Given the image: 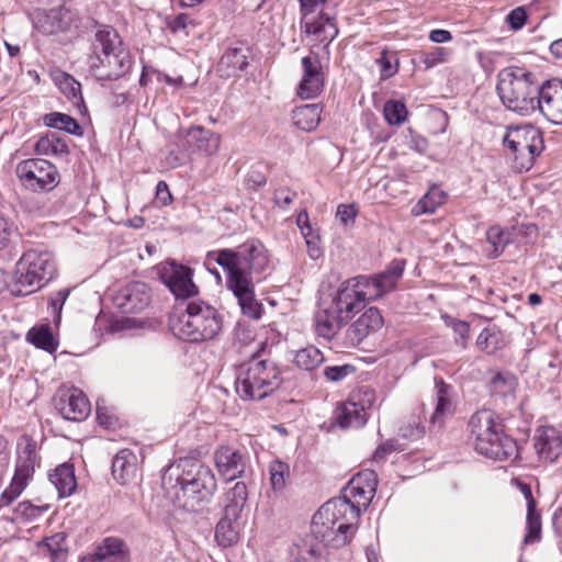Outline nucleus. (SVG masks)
I'll return each mask as SVG.
<instances>
[{"label": "nucleus", "mask_w": 562, "mask_h": 562, "mask_svg": "<svg viewBox=\"0 0 562 562\" xmlns=\"http://www.w3.org/2000/svg\"><path fill=\"white\" fill-rule=\"evenodd\" d=\"M376 474L364 470L342 488L341 495L327 501L314 514L313 535L335 548L346 546L357 530V522L376 491Z\"/></svg>", "instance_id": "1"}, {"label": "nucleus", "mask_w": 562, "mask_h": 562, "mask_svg": "<svg viewBox=\"0 0 562 562\" xmlns=\"http://www.w3.org/2000/svg\"><path fill=\"white\" fill-rule=\"evenodd\" d=\"M216 487V479L207 465L186 461L167 494L177 508L198 513L210 503Z\"/></svg>", "instance_id": "2"}, {"label": "nucleus", "mask_w": 562, "mask_h": 562, "mask_svg": "<svg viewBox=\"0 0 562 562\" xmlns=\"http://www.w3.org/2000/svg\"><path fill=\"white\" fill-rule=\"evenodd\" d=\"M92 52L90 70L99 81L117 80L131 70L130 53L123 46L117 31L111 26H103L95 32Z\"/></svg>", "instance_id": "3"}, {"label": "nucleus", "mask_w": 562, "mask_h": 562, "mask_svg": "<svg viewBox=\"0 0 562 562\" xmlns=\"http://www.w3.org/2000/svg\"><path fill=\"white\" fill-rule=\"evenodd\" d=\"M206 261H214L227 273L226 282L234 278L256 281L257 276L269 267V256L260 240L251 239L236 249H221L207 252Z\"/></svg>", "instance_id": "4"}, {"label": "nucleus", "mask_w": 562, "mask_h": 562, "mask_svg": "<svg viewBox=\"0 0 562 562\" xmlns=\"http://www.w3.org/2000/svg\"><path fill=\"white\" fill-rule=\"evenodd\" d=\"M496 86L502 103L522 116L536 112L540 85L532 72L520 67H507L498 72Z\"/></svg>", "instance_id": "5"}, {"label": "nucleus", "mask_w": 562, "mask_h": 562, "mask_svg": "<svg viewBox=\"0 0 562 562\" xmlns=\"http://www.w3.org/2000/svg\"><path fill=\"white\" fill-rule=\"evenodd\" d=\"M223 315L215 306L203 300H193L171 328L182 340L203 342L215 339L223 329Z\"/></svg>", "instance_id": "6"}, {"label": "nucleus", "mask_w": 562, "mask_h": 562, "mask_svg": "<svg viewBox=\"0 0 562 562\" xmlns=\"http://www.w3.org/2000/svg\"><path fill=\"white\" fill-rule=\"evenodd\" d=\"M57 273L52 252L45 249H29L15 265L10 292L25 296L36 292L52 281Z\"/></svg>", "instance_id": "7"}, {"label": "nucleus", "mask_w": 562, "mask_h": 562, "mask_svg": "<svg viewBox=\"0 0 562 562\" xmlns=\"http://www.w3.org/2000/svg\"><path fill=\"white\" fill-rule=\"evenodd\" d=\"M280 384L278 367L272 361L254 357L240 367L235 389L243 400L260 401L277 390Z\"/></svg>", "instance_id": "8"}, {"label": "nucleus", "mask_w": 562, "mask_h": 562, "mask_svg": "<svg viewBox=\"0 0 562 562\" xmlns=\"http://www.w3.org/2000/svg\"><path fill=\"white\" fill-rule=\"evenodd\" d=\"M362 308L356 294H352L348 285L342 282L330 304L316 312L315 333L327 340L333 339L340 327Z\"/></svg>", "instance_id": "9"}, {"label": "nucleus", "mask_w": 562, "mask_h": 562, "mask_svg": "<svg viewBox=\"0 0 562 562\" xmlns=\"http://www.w3.org/2000/svg\"><path fill=\"white\" fill-rule=\"evenodd\" d=\"M404 259L392 260L384 271L373 277L359 276L345 281L356 299L364 307L366 301H373L396 288L405 269Z\"/></svg>", "instance_id": "10"}, {"label": "nucleus", "mask_w": 562, "mask_h": 562, "mask_svg": "<svg viewBox=\"0 0 562 562\" xmlns=\"http://www.w3.org/2000/svg\"><path fill=\"white\" fill-rule=\"evenodd\" d=\"M504 145L513 153V168L517 172L528 171L544 148L541 131L531 124L510 127Z\"/></svg>", "instance_id": "11"}, {"label": "nucleus", "mask_w": 562, "mask_h": 562, "mask_svg": "<svg viewBox=\"0 0 562 562\" xmlns=\"http://www.w3.org/2000/svg\"><path fill=\"white\" fill-rule=\"evenodd\" d=\"M177 147L178 151H170L166 158L172 168L183 165L191 153L215 154L220 148V136L202 126L179 130Z\"/></svg>", "instance_id": "12"}, {"label": "nucleus", "mask_w": 562, "mask_h": 562, "mask_svg": "<svg viewBox=\"0 0 562 562\" xmlns=\"http://www.w3.org/2000/svg\"><path fill=\"white\" fill-rule=\"evenodd\" d=\"M21 186L31 192H50L60 182L55 165L43 158H30L20 161L15 168Z\"/></svg>", "instance_id": "13"}, {"label": "nucleus", "mask_w": 562, "mask_h": 562, "mask_svg": "<svg viewBox=\"0 0 562 562\" xmlns=\"http://www.w3.org/2000/svg\"><path fill=\"white\" fill-rule=\"evenodd\" d=\"M373 402V391L364 390L355 393L347 402L336 406L333 419L340 428H360L367 423L366 411L372 406Z\"/></svg>", "instance_id": "14"}, {"label": "nucleus", "mask_w": 562, "mask_h": 562, "mask_svg": "<svg viewBox=\"0 0 562 562\" xmlns=\"http://www.w3.org/2000/svg\"><path fill=\"white\" fill-rule=\"evenodd\" d=\"M383 325V317L376 307L368 308L357 321H355L344 333L341 347L353 348L359 346L370 334L379 330Z\"/></svg>", "instance_id": "15"}, {"label": "nucleus", "mask_w": 562, "mask_h": 562, "mask_svg": "<svg viewBox=\"0 0 562 562\" xmlns=\"http://www.w3.org/2000/svg\"><path fill=\"white\" fill-rule=\"evenodd\" d=\"M150 290L144 282L134 281L123 285L112 299L122 313L133 314L144 311L150 303Z\"/></svg>", "instance_id": "16"}, {"label": "nucleus", "mask_w": 562, "mask_h": 562, "mask_svg": "<svg viewBox=\"0 0 562 562\" xmlns=\"http://www.w3.org/2000/svg\"><path fill=\"white\" fill-rule=\"evenodd\" d=\"M55 408L68 420L81 422L88 417L91 407L88 398L79 389L60 390L54 398Z\"/></svg>", "instance_id": "17"}, {"label": "nucleus", "mask_w": 562, "mask_h": 562, "mask_svg": "<svg viewBox=\"0 0 562 562\" xmlns=\"http://www.w3.org/2000/svg\"><path fill=\"white\" fill-rule=\"evenodd\" d=\"M536 111H539L549 122L562 124V81L551 79L541 85Z\"/></svg>", "instance_id": "18"}, {"label": "nucleus", "mask_w": 562, "mask_h": 562, "mask_svg": "<svg viewBox=\"0 0 562 562\" xmlns=\"http://www.w3.org/2000/svg\"><path fill=\"white\" fill-rule=\"evenodd\" d=\"M193 271L188 266L171 262L164 269L161 278L177 299H189L198 294V286L192 281Z\"/></svg>", "instance_id": "19"}, {"label": "nucleus", "mask_w": 562, "mask_h": 562, "mask_svg": "<svg viewBox=\"0 0 562 562\" xmlns=\"http://www.w3.org/2000/svg\"><path fill=\"white\" fill-rule=\"evenodd\" d=\"M502 428L503 425L493 411L481 409L475 412L469 420L470 439L472 440L474 449H486V438L488 436H495V431Z\"/></svg>", "instance_id": "20"}, {"label": "nucleus", "mask_w": 562, "mask_h": 562, "mask_svg": "<svg viewBox=\"0 0 562 562\" xmlns=\"http://www.w3.org/2000/svg\"><path fill=\"white\" fill-rule=\"evenodd\" d=\"M214 459L216 469L225 481L240 477L245 472L247 458L238 449L222 446L215 451Z\"/></svg>", "instance_id": "21"}, {"label": "nucleus", "mask_w": 562, "mask_h": 562, "mask_svg": "<svg viewBox=\"0 0 562 562\" xmlns=\"http://www.w3.org/2000/svg\"><path fill=\"white\" fill-rule=\"evenodd\" d=\"M226 285L237 299L241 313L245 316L252 319L261 318L263 307L255 296L254 281L234 278L231 282H226Z\"/></svg>", "instance_id": "22"}, {"label": "nucleus", "mask_w": 562, "mask_h": 562, "mask_svg": "<svg viewBox=\"0 0 562 562\" xmlns=\"http://www.w3.org/2000/svg\"><path fill=\"white\" fill-rule=\"evenodd\" d=\"M40 465L36 453V442L29 437H22L18 443V458L13 479L27 485L33 477L35 468Z\"/></svg>", "instance_id": "23"}, {"label": "nucleus", "mask_w": 562, "mask_h": 562, "mask_svg": "<svg viewBox=\"0 0 562 562\" xmlns=\"http://www.w3.org/2000/svg\"><path fill=\"white\" fill-rule=\"evenodd\" d=\"M533 446L541 461L553 462L562 451V435L554 427H540L535 436Z\"/></svg>", "instance_id": "24"}, {"label": "nucleus", "mask_w": 562, "mask_h": 562, "mask_svg": "<svg viewBox=\"0 0 562 562\" xmlns=\"http://www.w3.org/2000/svg\"><path fill=\"white\" fill-rule=\"evenodd\" d=\"M453 387L443 382L442 379H435L436 407L430 416V424L434 427H442L447 418L453 416L456 405L452 398Z\"/></svg>", "instance_id": "25"}, {"label": "nucleus", "mask_w": 562, "mask_h": 562, "mask_svg": "<svg viewBox=\"0 0 562 562\" xmlns=\"http://www.w3.org/2000/svg\"><path fill=\"white\" fill-rule=\"evenodd\" d=\"M486 441L487 448L475 450L477 453L495 461L514 460L517 457V443L512 437L504 434L503 428L495 431V436H488Z\"/></svg>", "instance_id": "26"}, {"label": "nucleus", "mask_w": 562, "mask_h": 562, "mask_svg": "<svg viewBox=\"0 0 562 562\" xmlns=\"http://www.w3.org/2000/svg\"><path fill=\"white\" fill-rule=\"evenodd\" d=\"M89 562H128L130 550L125 542L116 537L105 538L97 547L93 554L88 558Z\"/></svg>", "instance_id": "27"}, {"label": "nucleus", "mask_w": 562, "mask_h": 562, "mask_svg": "<svg viewBox=\"0 0 562 562\" xmlns=\"http://www.w3.org/2000/svg\"><path fill=\"white\" fill-rule=\"evenodd\" d=\"M520 491L527 501L526 536L524 544L529 546L539 542L541 539V518L536 509V501L528 484H521Z\"/></svg>", "instance_id": "28"}, {"label": "nucleus", "mask_w": 562, "mask_h": 562, "mask_svg": "<svg viewBox=\"0 0 562 562\" xmlns=\"http://www.w3.org/2000/svg\"><path fill=\"white\" fill-rule=\"evenodd\" d=\"M248 499L247 485L244 482H237L224 494L223 515L234 517V519H246V507Z\"/></svg>", "instance_id": "29"}, {"label": "nucleus", "mask_w": 562, "mask_h": 562, "mask_svg": "<svg viewBox=\"0 0 562 562\" xmlns=\"http://www.w3.org/2000/svg\"><path fill=\"white\" fill-rule=\"evenodd\" d=\"M245 522L246 519L237 517L234 519V517L223 515L215 528V540L217 544L222 548L236 544Z\"/></svg>", "instance_id": "30"}, {"label": "nucleus", "mask_w": 562, "mask_h": 562, "mask_svg": "<svg viewBox=\"0 0 562 562\" xmlns=\"http://www.w3.org/2000/svg\"><path fill=\"white\" fill-rule=\"evenodd\" d=\"M312 539L295 546L291 551L292 562H322L325 559V548L333 546L317 539L311 530ZM334 549H336L334 547Z\"/></svg>", "instance_id": "31"}, {"label": "nucleus", "mask_w": 562, "mask_h": 562, "mask_svg": "<svg viewBox=\"0 0 562 562\" xmlns=\"http://www.w3.org/2000/svg\"><path fill=\"white\" fill-rule=\"evenodd\" d=\"M137 457L130 449L120 450L112 460V475L121 484H126L136 474Z\"/></svg>", "instance_id": "32"}, {"label": "nucleus", "mask_w": 562, "mask_h": 562, "mask_svg": "<svg viewBox=\"0 0 562 562\" xmlns=\"http://www.w3.org/2000/svg\"><path fill=\"white\" fill-rule=\"evenodd\" d=\"M49 481L57 490L59 497H68L77 488V480L72 464L63 463L49 474Z\"/></svg>", "instance_id": "33"}, {"label": "nucleus", "mask_w": 562, "mask_h": 562, "mask_svg": "<svg viewBox=\"0 0 562 562\" xmlns=\"http://www.w3.org/2000/svg\"><path fill=\"white\" fill-rule=\"evenodd\" d=\"M303 21L306 33L314 35L315 40L321 43H330L338 34V29L334 19L327 14L322 13L312 21L306 19Z\"/></svg>", "instance_id": "34"}, {"label": "nucleus", "mask_w": 562, "mask_h": 562, "mask_svg": "<svg viewBox=\"0 0 562 562\" xmlns=\"http://www.w3.org/2000/svg\"><path fill=\"white\" fill-rule=\"evenodd\" d=\"M321 113L319 104H304L293 110L292 121L300 130L311 132L319 124Z\"/></svg>", "instance_id": "35"}, {"label": "nucleus", "mask_w": 562, "mask_h": 562, "mask_svg": "<svg viewBox=\"0 0 562 562\" xmlns=\"http://www.w3.org/2000/svg\"><path fill=\"white\" fill-rule=\"evenodd\" d=\"M34 26L43 34L50 35L61 32L66 29L63 11L52 9L49 11L38 12L34 19Z\"/></svg>", "instance_id": "36"}, {"label": "nucleus", "mask_w": 562, "mask_h": 562, "mask_svg": "<svg viewBox=\"0 0 562 562\" xmlns=\"http://www.w3.org/2000/svg\"><path fill=\"white\" fill-rule=\"evenodd\" d=\"M446 200V193L437 186H434L429 191L417 202L413 207V214L418 216L422 214H431L440 206Z\"/></svg>", "instance_id": "37"}, {"label": "nucleus", "mask_w": 562, "mask_h": 562, "mask_svg": "<svg viewBox=\"0 0 562 562\" xmlns=\"http://www.w3.org/2000/svg\"><path fill=\"white\" fill-rule=\"evenodd\" d=\"M44 124L52 128L65 131L66 133L71 135H82V128L78 124V122L70 115L65 113L52 112L46 114L44 116Z\"/></svg>", "instance_id": "38"}, {"label": "nucleus", "mask_w": 562, "mask_h": 562, "mask_svg": "<svg viewBox=\"0 0 562 562\" xmlns=\"http://www.w3.org/2000/svg\"><path fill=\"white\" fill-rule=\"evenodd\" d=\"M26 339L36 348L43 349L49 353L55 352L58 346L47 325L31 328L26 335Z\"/></svg>", "instance_id": "39"}, {"label": "nucleus", "mask_w": 562, "mask_h": 562, "mask_svg": "<svg viewBox=\"0 0 562 562\" xmlns=\"http://www.w3.org/2000/svg\"><path fill=\"white\" fill-rule=\"evenodd\" d=\"M55 81L59 90L69 99L74 101V104H83V98L81 94V85L72 76L67 72L59 71L55 76Z\"/></svg>", "instance_id": "40"}, {"label": "nucleus", "mask_w": 562, "mask_h": 562, "mask_svg": "<svg viewBox=\"0 0 562 562\" xmlns=\"http://www.w3.org/2000/svg\"><path fill=\"white\" fill-rule=\"evenodd\" d=\"M517 386L516 378L509 372H498L490 381V392L492 395L506 397L513 395Z\"/></svg>", "instance_id": "41"}, {"label": "nucleus", "mask_w": 562, "mask_h": 562, "mask_svg": "<svg viewBox=\"0 0 562 562\" xmlns=\"http://www.w3.org/2000/svg\"><path fill=\"white\" fill-rule=\"evenodd\" d=\"M270 485L274 492H282L286 485V480L290 477V467L288 463L273 460L268 467Z\"/></svg>", "instance_id": "42"}, {"label": "nucleus", "mask_w": 562, "mask_h": 562, "mask_svg": "<svg viewBox=\"0 0 562 562\" xmlns=\"http://www.w3.org/2000/svg\"><path fill=\"white\" fill-rule=\"evenodd\" d=\"M324 361L323 353L314 346H308L299 350L295 355V364L306 371L316 369Z\"/></svg>", "instance_id": "43"}, {"label": "nucleus", "mask_w": 562, "mask_h": 562, "mask_svg": "<svg viewBox=\"0 0 562 562\" xmlns=\"http://www.w3.org/2000/svg\"><path fill=\"white\" fill-rule=\"evenodd\" d=\"M407 109L404 102L398 100H387L384 103L383 115L390 125H401L407 119Z\"/></svg>", "instance_id": "44"}, {"label": "nucleus", "mask_w": 562, "mask_h": 562, "mask_svg": "<svg viewBox=\"0 0 562 562\" xmlns=\"http://www.w3.org/2000/svg\"><path fill=\"white\" fill-rule=\"evenodd\" d=\"M476 346L481 351L494 353L502 346V335L495 328H484L477 339Z\"/></svg>", "instance_id": "45"}, {"label": "nucleus", "mask_w": 562, "mask_h": 562, "mask_svg": "<svg viewBox=\"0 0 562 562\" xmlns=\"http://www.w3.org/2000/svg\"><path fill=\"white\" fill-rule=\"evenodd\" d=\"M323 88L324 76L312 79H301L297 95L303 100L314 99L323 91Z\"/></svg>", "instance_id": "46"}, {"label": "nucleus", "mask_w": 562, "mask_h": 562, "mask_svg": "<svg viewBox=\"0 0 562 562\" xmlns=\"http://www.w3.org/2000/svg\"><path fill=\"white\" fill-rule=\"evenodd\" d=\"M486 240L488 245L492 247V250L490 252L492 257L499 256L508 243L507 235L498 226H493L487 229Z\"/></svg>", "instance_id": "47"}, {"label": "nucleus", "mask_w": 562, "mask_h": 562, "mask_svg": "<svg viewBox=\"0 0 562 562\" xmlns=\"http://www.w3.org/2000/svg\"><path fill=\"white\" fill-rule=\"evenodd\" d=\"M221 64L241 71L248 66L247 55L243 48H231L222 56Z\"/></svg>", "instance_id": "48"}, {"label": "nucleus", "mask_w": 562, "mask_h": 562, "mask_svg": "<svg viewBox=\"0 0 562 562\" xmlns=\"http://www.w3.org/2000/svg\"><path fill=\"white\" fill-rule=\"evenodd\" d=\"M445 323L458 336V338H456L457 345L461 346V348H465L469 341L470 325L464 321L450 316L445 317Z\"/></svg>", "instance_id": "49"}, {"label": "nucleus", "mask_w": 562, "mask_h": 562, "mask_svg": "<svg viewBox=\"0 0 562 562\" xmlns=\"http://www.w3.org/2000/svg\"><path fill=\"white\" fill-rule=\"evenodd\" d=\"M48 506H35L30 502H21L14 509L15 519L34 520L40 517Z\"/></svg>", "instance_id": "50"}, {"label": "nucleus", "mask_w": 562, "mask_h": 562, "mask_svg": "<svg viewBox=\"0 0 562 562\" xmlns=\"http://www.w3.org/2000/svg\"><path fill=\"white\" fill-rule=\"evenodd\" d=\"M303 76L302 79H312L324 76L321 60L317 55H308L302 58Z\"/></svg>", "instance_id": "51"}, {"label": "nucleus", "mask_w": 562, "mask_h": 562, "mask_svg": "<svg viewBox=\"0 0 562 562\" xmlns=\"http://www.w3.org/2000/svg\"><path fill=\"white\" fill-rule=\"evenodd\" d=\"M449 50L443 47H435L430 52H426L422 55V63L426 68H432L436 65L447 60Z\"/></svg>", "instance_id": "52"}, {"label": "nucleus", "mask_w": 562, "mask_h": 562, "mask_svg": "<svg viewBox=\"0 0 562 562\" xmlns=\"http://www.w3.org/2000/svg\"><path fill=\"white\" fill-rule=\"evenodd\" d=\"M27 485L12 479L8 488H5L0 496V507L10 505L16 499Z\"/></svg>", "instance_id": "53"}, {"label": "nucleus", "mask_w": 562, "mask_h": 562, "mask_svg": "<svg viewBox=\"0 0 562 562\" xmlns=\"http://www.w3.org/2000/svg\"><path fill=\"white\" fill-rule=\"evenodd\" d=\"M16 227L0 213V251L8 247L12 237L15 236Z\"/></svg>", "instance_id": "54"}, {"label": "nucleus", "mask_w": 562, "mask_h": 562, "mask_svg": "<svg viewBox=\"0 0 562 562\" xmlns=\"http://www.w3.org/2000/svg\"><path fill=\"white\" fill-rule=\"evenodd\" d=\"M355 372V367L350 364L326 367L324 369V375L327 380L338 382L344 380L349 374Z\"/></svg>", "instance_id": "55"}, {"label": "nucleus", "mask_w": 562, "mask_h": 562, "mask_svg": "<svg viewBox=\"0 0 562 562\" xmlns=\"http://www.w3.org/2000/svg\"><path fill=\"white\" fill-rule=\"evenodd\" d=\"M64 542L65 538L60 533H57L49 538H46L43 542V547L47 549L52 558L57 559L59 557V553H61L64 550Z\"/></svg>", "instance_id": "56"}, {"label": "nucleus", "mask_w": 562, "mask_h": 562, "mask_svg": "<svg viewBox=\"0 0 562 562\" xmlns=\"http://www.w3.org/2000/svg\"><path fill=\"white\" fill-rule=\"evenodd\" d=\"M191 22L190 16L186 13H180L173 18L167 19V27L171 33L186 32L188 24Z\"/></svg>", "instance_id": "57"}, {"label": "nucleus", "mask_w": 562, "mask_h": 562, "mask_svg": "<svg viewBox=\"0 0 562 562\" xmlns=\"http://www.w3.org/2000/svg\"><path fill=\"white\" fill-rule=\"evenodd\" d=\"M392 58L385 52L382 53L381 57L376 59L378 64L381 67V78L387 79L394 76L397 72V64L394 66L392 64Z\"/></svg>", "instance_id": "58"}, {"label": "nucleus", "mask_w": 562, "mask_h": 562, "mask_svg": "<svg viewBox=\"0 0 562 562\" xmlns=\"http://www.w3.org/2000/svg\"><path fill=\"white\" fill-rule=\"evenodd\" d=\"M506 20L509 23V25L512 26V29H514V30L521 29L527 20V14H526L525 9L521 7H518L514 10H512L508 13Z\"/></svg>", "instance_id": "59"}, {"label": "nucleus", "mask_w": 562, "mask_h": 562, "mask_svg": "<svg viewBox=\"0 0 562 562\" xmlns=\"http://www.w3.org/2000/svg\"><path fill=\"white\" fill-rule=\"evenodd\" d=\"M357 210L352 204H340L337 207L336 216L344 224L348 225L356 218Z\"/></svg>", "instance_id": "60"}, {"label": "nucleus", "mask_w": 562, "mask_h": 562, "mask_svg": "<svg viewBox=\"0 0 562 562\" xmlns=\"http://www.w3.org/2000/svg\"><path fill=\"white\" fill-rule=\"evenodd\" d=\"M295 198L296 193L285 188H281L274 191V202L282 209L288 207Z\"/></svg>", "instance_id": "61"}, {"label": "nucleus", "mask_w": 562, "mask_h": 562, "mask_svg": "<svg viewBox=\"0 0 562 562\" xmlns=\"http://www.w3.org/2000/svg\"><path fill=\"white\" fill-rule=\"evenodd\" d=\"M69 295V289H61L54 293L49 299V306L53 308V311L57 314L61 312V308L67 301Z\"/></svg>", "instance_id": "62"}, {"label": "nucleus", "mask_w": 562, "mask_h": 562, "mask_svg": "<svg viewBox=\"0 0 562 562\" xmlns=\"http://www.w3.org/2000/svg\"><path fill=\"white\" fill-rule=\"evenodd\" d=\"M172 195L169 191L168 184L165 181H159L156 187V202L161 206L170 204Z\"/></svg>", "instance_id": "63"}, {"label": "nucleus", "mask_w": 562, "mask_h": 562, "mask_svg": "<svg viewBox=\"0 0 562 562\" xmlns=\"http://www.w3.org/2000/svg\"><path fill=\"white\" fill-rule=\"evenodd\" d=\"M52 133L41 137L35 144V150L41 155H52V144H53Z\"/></svg>", "instance_id": "64"}]
</instances>
